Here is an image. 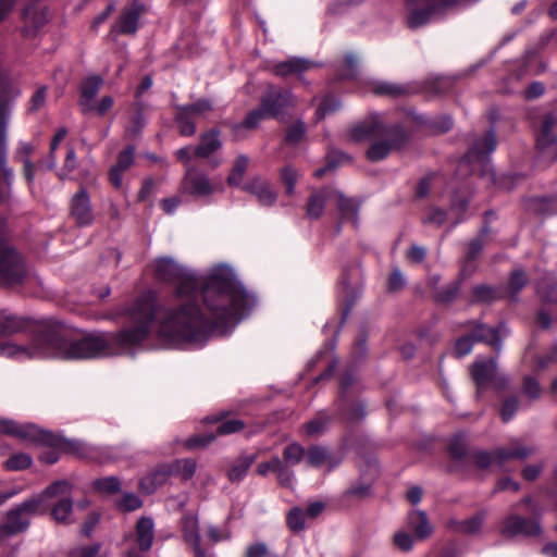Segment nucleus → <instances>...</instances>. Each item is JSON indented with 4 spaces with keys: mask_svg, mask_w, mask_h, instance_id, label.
<instances>
[{
    "mask_svg": "<svg viewBox=\"0 0 557 557\" xmlns=\"http://www.w3.org/2000/svg\"><path fill=\"white\" fill-rule=\"evenodd\" d=\"M507 335L505 325L500 324L497 329L487 327L484 324H475L471 334L461 336L456 342V354L459 357L468 355L472 350L475 342H484L495 349H500V341Z\"/></svg>",
    "mask_w": 557,
    "mask_h": 557,
    "instance_id": "obj_9",
    "label": "nucleus"
},
{
    "mask_svg": "<svg viewBox=\"0 0 557 557\" xmlns=\"http://www.w3.org/2000/svg\"><path fill=\"white\" fill-rule=\"evenodd\" d=\"M214 440V435H201V436H195L187 441V447L188 448H195V447H202L207 446Z\"/></svg>",
    "mask_w": 557,
    "mask_h": 557,
    "instance_id": "obj_63",
    "label": "nucleus"
},
{
    "mask_svg": "<svg viewBox=\"0 0 557 557\" xmlns=\"http://www.w3.org/2000/svg\"><path fill=\"white\" fill-rule=\"evenodd\" d=\"M69 490V481H55L47 486L41 494L26 499L21 505L9 511L5 522L0 525V541L7 536L26 530L29 524V518L33 515L46 512V502L50 499V497L57 496L58 494H66Z\"/></svg>",
    "mask_w": 557,
    "mask_h": 557,
    "instance_id": "obj_3",
    "label": "nucleus"
},
{
    "mask_svg": "<svg viewBox=\"0 0 557 557\" xmlns=\"http://www.w3.org/2000/svg\"><path fill=\"white\" fill-rule=\"evenodd\" d=\"M371 90L377 96L398 97L405 92V88L384 81L372 83Z\"/></svg>",
    "mask_w": 557,
    "mask_h": 557,
    "instance_id": "obj_30",
    "label": "nucleus"
},
{
    "mask_svg": "<svg viewBox=\"0 0 557 557\" xmlns=\"http://www.w3.org/2000/svg\"><path fill=\"white\" fill-rule=\"evenodd\" d=\"M222 189L221 182H211L202 172L195 169H188L182 182V190L197 197H207Z\"/></svg>",
    "mask_w": 557,
    "mask_h": 557,
    "instance_id": "obj_11",
    "label": "nucleus"
},
{
    "mask_svg": "<svg viewBox=\"0 0 557 557\" xmlns=\"http://www.w3.org/2000/svg\"><path fill=\"white\" fill-rule=\"evenodd\" d=\"M537 293L544 302L557 305V283L549 289L541 284L537 286Z\"/></svg>",
    "mask_w": 557,
    "mask_h": 557,
    "instance_id": "obj_53",
    "label": "nucleus"
},
{
    "mask_svg": "<svg viewBox=\"0 0 557 557\" xmlns=\"http://www.w3.org/2000/svg\"><path fill=\"white\" fill-rule=\"evenodd\" d=\"M11 91L7 83L0 81V203L10 191L12 171L5 162V127L10 116Z\"/></svg>",
    "mask_w": 557,
    "mask_h": 557,
    "instance_id": "obj_7",
    "label": "nucleus"
},
{
    "mask_svg": "<svg viewBox=\"0 0 557 557\" xmlns=\"http://www.w3.org/2000/svg\"><path fill=\"white\" fill-rule=\"evenodd\" d=\"M269 549L264 543H256L247 547L244 557H265Z\"/></svg>",
    "mask_w": 557,
    "mask_h": 557,
    "instance_id": "obj_57",
    "label": "nucleus"
},
{
    "mask_svg": "<svg viewBox=\"0 0 557 557\" xmlns=\"http://www.w3.org/2000/svg\"><path fill=\"white\" fill-rule=\"evenodd\" d=\"M173 469V472H176L181 475L183 480H189L196 471L197 463L194 459H182L175 461V463L170 465Z\"/></svg>",
    "mask_w": 557,
    "mask_h": 557,
    "instance_id": "obj_36",
    "label": "nucleus"
},
{
    "mask_svg": "<svg viewBox=\"0 0 557 557\" xmlns=\"http://www.w3.org/2000/svg\"><path fill=\"white\" fill-rule=\"evenodd\" d=\"M484 520L485 513L479 512L467 520L455 521L451 523V525L454 530L458 533L476 535L482 531Z\"/></svg>",
    "mask_w": 557,
    "mask_h": 557,
    "instance_id": "obj_25",
    "label": "nucleus"
},
{
    "mask_svg": "<svg viewBox=\"0 0 557 557\" xmlns=\"http://www.w3.org/2000/svg\"><path fill=\"white\" fill-rule=\"evenodd\" d=\"M337 461H333L331 455L325 448L319 446H312L307 453V465L313 468H320L322 466H329L331 470Z\"/></svg>",
    "mask_w": 557,
    "mask_h": 557,
    "instance_id": "obj_27",
    "label": "nucleus"
},
{
    "mask_svg": "<svg viewBox=\"0 0 557 557\" xmlns=\"http://www.w3.org/2000/svg\"><path fill=\"white\" fill-rule=\"evenodd\" d=\"M23 173L24 177L28 184V187L32 189L35 181V165L29 160V158L23 159Z\"/></svg>",
    "mask_w": 557,
    "mask_h": 557,
    "instance_id": "obj_60",
    "label": "nucleus"
},
{
    "mask_svg": "<svg viewBox=\"0 0 557 557\" xmlns=\"http://www.w3.org/2000/svg\"><path fill=\"white\" fill-rule=\"evenodd\" d=\"M71 215L75 219L78 225H89L94 220L92 210L90 207V200L85 191L81 189L77 191L71 201Z\"/></svg>",
    "mask_w": 557,
    "mask_h": 557,
    "instance_id": "obj_14",
    "label": "nucleus"
},
{
    "mask_svg": "<svg viewBox=\"0 0 557 557\" xmlns=\"http://www.w3.org/2000/svg\"><path fill=\"white\" fill-rule=\"evenodd\" d=\"M255 460L256 456L250 455L243 457L238 461H236L228 472L230 480L233 482L243 480V478L246 475L248 469L255 462Z\"/></svg>",
    "mask_w": 557,
    "mask_h": 557,
    "instance_id": "obj_31",
    "label": "nucleus"
},
{
    "mask_svg": "<svg viewBox=\"0 0 557 557\" xmlns=\"http://www.w3.org/2000/svg\"><path fill=\"white\" fill-rule=\"evenodd\" d=\"M298 177V172L290 165H287L282 171V180L286 186V191L292 195L294 193L295 184Z\"/></svg>",
    "mask_w": 557,
    "mask_h": 557,
    "instance_id": "obj_48",
    "label": "nucleus"
},
{
    "mask_svg": "<svg viewBox=\"0 0 557 557\" xmlns=\"http://www.w3.org/2000/svg\"><path fill=\"white\" fill-rule=\"evenodd\" d=\"M356 140L371 138L367 157L373 162L385 159L393 150L399 149L408 140V134L401 125H385L379 117L363 123L352 131Z\"/></svg>",
    "mask_w": 557,
    "mask_h": 557,
    "instance_id": "obj_2",
    "label": "nucleus"
},
{
    "mask_svg": "<svg viewBox=\"0 0 557 557\" xmlns=\"http://www.w3.org/2000/svg\"><path fill=\"white\" fill-rule=\"evenodd\" d=\"M181 530L185 543L191 547L195 557H212V554L201 544L197 516L185 515L182 518Z\"/></svg>",
    "mask_w": 557,
    "mask_h": 557,
    "instance_id": "obj_12",
    "label": "nucleus"
},
{
    "mask_svg": "<svg viewBox=\"0 0 557 557\" xmlns=\"http://www.w3.org/2000/svg\"><path fill=\"white\" fill-rule=\"evenodd\" d=\"M304 455V447L296 443L289 444L283 451L285 461L292 466L299 463Z\"/></svg>",
    "mask_w": 557,
    "mask_h": 557,
    "instance_id": "obj_41",
    "label": "nucleus"
},
{
    "mask_svg": "<svg viewBox=\"0 0 557 557\" xmlns=\"http://www.w3.org/2000/svg\"><path fill=\"white\" fill-rule=\"evenodd\" d=\"M172 473L173 469L170 465H161L154 468L140 480V490L146 494L154 493L168 482Z\"/></svg>",
    "mask_w": 557,
    "mask_h": 557,
    "instance_id": "obj_17",
    "label": "nucleus"
},
{
    "mask_svg": "<svg viewBox=\"0 0 557 557\" xmlns=\"http://www.w3.org/2000/svg\"><path fill=\"white\" fill-rule=\"evenodd\" d=\"M334 203L339 213L341 219L345 222L357 224V215L359 205L354 199L345 198L344 195L333 188H323L314 191L307 203V213L310 218H319L322 215L326 205Z\"/></svg>",
    "mask_w": 557,
    "mask_h": 557,
    "instance_id": "obj_5",
    "label": "nucleus"
},
{
    "mask_svg": "<svg viewBox=\"0 0 557 557\" xmlns=\"http://www.w3.org/2000/svg\"><path fill=\"white\" fill-rule=\"evenodd\" d=\"M418 541L414 535L406 530H398L393 535V543L397 549L404 553H409L414 547V542Z\"/></svg>",
    "mask_w": 557,
    "mask_h": 557,
    "instance_id": "obj_34",
    "label": "nucleus"
},
{
    "mask_svg": "<svg viewBox=\"0 0 557 557\" xmlns=\"http://www.w3.org/2000/svg\"><path fill=\"white\" fill-rule=\"evenodd\" d=\"M540 532L541 528L536 521H529L517 515L507 517L500 524V534L505 537L517 535L533 536Z\"/></svg>",
    "mask_w": 557,
    "mask_h": 557,
    "instance_id": "obj_13",
    "label": "nucleus"
},
{
    "mask_svg": "<svg viewBox=\"0 0 557 557\" xmlns=\"http://www.w3.org/2000/svg\"><path fill=\"white\" fill-rule=\"evenodd\" d=\"M405 285V280L399 270H394L388 278V289L392 292H397Z\"/></svg>",
    "mask_w": 557,
    "mask_h": 557,
    "instance_id": "obj_59",
    "label": "nucleus"
},
{
    "mask_svg": "<svg viewBox=\"0 0 557 557\" xmlns=\"http://www.w3.org/2000/svg\"><path fill=\"white\" fill-rule=\"evenodd\" d=\"M323 510L324 504L322 502L310 503L306 509H304L309 521L315 519Z\"/></svg>",
    "mask_w": 557,
    "mask_h": 557,
    "instance_id": "obj_62",
    "label": "nucleus"
},
{
    "mask_svg": "<svg viewBox=\"0 0 557 557\" xmlns=\"http://www.w3.org/2000/svg\"><path fill=\"white\" fill-rule=\"evenodd\" d=\"M153 521L151 518L143 517L136 525V543L139 550L148 552L153 543Z\"/></svg>",
    "mask_w": 557,
    "mask_h": 557,
    "instance_id": "obj_22",
    "label": "nucleus"
},
{
    "mask_svg": "<svg viewBox=\"0 0 557 557\" xmlns=\"http://www.w3.org/2000/svg\"><path fill=\"white\" fill-rule=\"evenodd\" d=\"M527 282L528 280L525 273L522 270L513 271L508 282V290L510 295L513 296L519 293L527 284Z\"/></svg>",
    "mask_w": 557,
    "mask_h": 557,
    "instance_id": "obj_44",
    "label": "nucleus"
},
{
    "mask_svg": "<svg viewBox=\"0 0 557 557\" xmlns=\"http://www.w3.org/2000/svg\"><path fill=\"white\" fill-rule=\"evenodd\" d=\"M371 486L370 484H357L351 486L347 494L351 496H356L358 498H364L370 495Z\"/></svg>",
    "mask_w": 557,
    "mask_h": 557,
    "instance_id": "obj_64",
    "label": "nucleus"
},
{
    "mask_svg": "<svg viewBox=\"0 0 557 557\" xmlns=\"http://www.w3.org/2000/svg\"><path fill=\"white\" fill-rule=\"evenodd\" d=\"M330 423L326 413H319L313 420L309 421L304 428L308 436H318L322 434Z\"/></svg>",
    "mask_w": 557,
    "mask_h": 557,
    "instance_id": "obj_35",
    "label": "nucleus"
},
{
    "mask_svg": "<svg viewBox=\"0 0 557 557\" xmlns=\"http://www.w3.org/2000/svg\"><path fill=\"white\" fill-rule=\"evenodd\" d=\"M311 67H313V63L308 60L289 58L285 61L273 64L271 71L273 74L284 77L287 75H300L301 73L309 71Z\"/></svg>",
    "mask_w": 557,
    "mask_h": 557,
    "instance_id": "obj_20",
    "label": "nucleus"
},
{
    "mask_svg": "<svg viewBox=\"0 0 557 557\" xmlns=\"http://www.w3.org/2000/svg\"><path fill=\"white\" fill-rule=\"evenodd\" d=\"M20 330V323L15 317L0 311V334L10 335Z\"/></svg>",
    "mask_w": 557,
    "mask_h": 557,
    "instance_id": "obj_39",
    "label": "nucleus"
},
{
    "mask_svg": "<svg viewBox=\"0 0 557 557\" xmlns=\"http://www.w3.org/2000/svg\"><path fill=\"white\" fill-rule=\"evenodd\" d=\"M72 485L66 494H58L52 498H57V503L51 508V516L58 523L71 524L75 521L73 518V500L70 497Z\"/></svg>",
    "mask_w": 557,
    "mask_h": 557,
    "instance_id": "obj_19",
    "label": "nucleus"
},
{
    "mask_svg": "<svg viewBox=\"0 0 557 557\" xmlns=\"http://www.w3.org/2000/svg\"><path fill=\"white\" fill-rule=\"evenodd\" d=\"M472 375L478 388H483L493 382L497 375V366L494 359L476 361L472 367Z\"/></svg>",
    "mask_w": 557,
    "mask_h": 557,
    "instance_id": "obj_21",
    "label": "nucleus"
},
{
    "mask_svg": "<svg viewBox=\"0 0 557 557\" xmlns=\"http://www.w3.org/2000/svg\"><path fill=\"white\" fill-rule=\"evenodd\" d=\"M537 144L543 148L552 144H557V116L547 115L543 120Z\"/></svg>",
    "mask_w": 557,
    "mask_h": 557,
    "instance_id": "obj_26",
    "label": "nucleus"
},
{
    "mask_svg": "<svg viewBox=\"0 0 557 557\" xmlns=\"http://www.w3.org/2000/svg\"><path fill=\"white\" fill-rule=\"evenodd\" d=\"M133 161H134V148L128 147L120 153L117 162L114 166L119 168L120 170L125 172L126 170L129 169Z\"/></svg>",
    "mask_w": 557,
    "mask_h": 557,
    "instance_id": "obj_52",
    "label": "nucleus"
},
{
    "mask_svg": "<svg viewBox=\"0 0 557 557\" xmlns=\"http://www.w3.org/2000/svg\"><path fill=\"white\" fill-rule=\"evenodd\" d=\"M518 409V398L516 396H511L507 398L502 407L500 416L504 422H508Z\"/></svg>",
    "mask_w": 557,
    "mask_h": 557,
    "instance_id": "obj_49",
    "label": "nucleus"
},
{
    "mask_svg": "<svg viewBox=\"0 0 557 557\" xmlns=\"http://www.w3.org/2000/svg\"><path fill=\"white\" fill-rule=\"evenodd\" d=\"M244 189L255 195L263 206H270L276 199L269 184L260 178L252 180L244 186Z\"/></svg>",
    "mask_w": 557,
    "mask_h": 557,
    "instance_id": "obj_23",
    "label": "nucleus"
},
{
    "mask_svg": "<svg viewBox=\"0 0 557 557\" xmlns=\"http://www.w3.org/2000/svg\"><path fill=\"white\" fill-rule=\"evenodd\" d=\"M467 443L462 435H456L449 443V453L453 458L460 459L466 455Z\"/></svg>",
    "mask_w": 557,
    "mask_h": 557,
    "instance_id": "obj_45",
    "label": "nucleus"
},
{
    "mask_svg": "<svg viewBox=\"0 0 557 557\" xmlns=\"http://www.w3.org/2000/svg\"><path fill=\"white\" fill-rule=\"evenodd\" d=\"M219 134L210 132L201 137L199 146L196 148L195 153L197 157L207 158L221 147Z\"/></svg>",
    "mask_w": 557,
    "mask_h": 557,
    "instance_id": "obj_28",
    "label": "nucleus"
},
{
    "mask_svg": "<svg viewBox=\"0 0 557 557\" xmlns=\"http://www.w3.org/2000/svg\"><path fill=\"white\" fill-rule=\"evenodd\" d=\"M76 166V153L74 148L69 147L66 152V158L64 162V166L59 173L61 178H64L70 172H72Z\"/></svg>",
    "mask_w": 557,
    "mask_h": 557,
    "instance_id": "obj_54",
    "label": "nucleus"
},
{
    "mask_svg": "<svg viewBox=\"0 0 557 557\" xmlns=\"http://www.w3.org/2000/svg\"><path fill=\"white\" fill-rule=\"evenodd\" d=\"M523 392L528 397L535 399L540 397L541 388L534 379L527 376L523 382Z\"/></svg>",
    "mask_w": 557,
    "mask_h": 557,
    "instance_id": "obj_56",
    "label": "nucleus"
},
{
    "mask_svg": "<svg viewBox=\"0 0 557 557\" xmlns=\"http://www.w3.org/2000/svg\"><path fill=\"white\" fill-rule=\"evenodd\" d=\"M100 546L98 544L75 548L71 552L70 557H103L99 555Z\"/></svg>",
    "mask_w": 557,
    "mask_h": 557,
    "instance_id": "obj_55",
    "label": "nucleus"
},
{
    "mask_svg": "<svg viewBox=\"0 0 557 557\" xmlns=\"http://www.w3.org/2000/svg\"><path fill=\"white\" fill-rule=\"evenodd\" d=\"M143 506L141 499L135 494H124L119 503V507L124 511H134Z\"/></svg>",
    "mask_w": 557,
    "mask_h": 557,
    "instance_id": "obj_46",
    "label": "nucleus"
},
{
    "mask_svg": "<svg viewBox=\"0 0 557 557\" xmlns=\"http://www.w3.org/2000/svg\"><path fill=\"white\" fill-rule=\"evenodd\" d=\"M308 518L300 507L292 508L286 516V523L293 532H300L307 528Z\"/></svg>",
    "mask_w": 557,
    "mask_h": 557,
    "instance_id": "obj_29",
    "label": "nucleus"
},
{
    "mask_svg": "<svg viewBox=\"0 0 557 557\" xmlns=\"http://www.w3.org/2000/svg\"><path fill=\"white\" fill-rule=\"evenodd\" d=\"M143 12V5L134 2L124 10L120 20L112 27V30L119 34H134L137 30L138 20Z\"/></svg>",
    "mask_w": 557,
    "mask_h": 557,
    "instance_id": "obj_18",
    "label": "nucleus"
},
{
    "mask_svg": "<svg viewBox=\"0 0 557 557\" xmlns=\"http://www.w3.org/2000/svg\"><path fill=\"white\" fill-rule=\"evenodd\" d=\"M24 18L27 24H32L35 29H38L47 21L46 9L41 5L28 7L24 12Z\"/></svg>",
    "mask_w": 557,
    "mask_h": 557,
    "instance_id": "obj_33",
    "label": "nucleus"
},
{
    "mask_svg": "<svg viewBox=\"0 0 557 557\" xmlns=\"http://www.w3.org/2000/svg\"><path fill=\"white\" fill-rule=\"evenodd\" d=\"M193 116L189 114L188 110H184L183 108H180L176 120L178 123L180 133L183 136H190L195 133L196 128L193 123Z\"/></svg>",
    "mask_w": 557,
    "mask_h": 557,
    "instance_id": "obj_37",
    "label": "nucleus"
},
{
    "mask_svg": "<svg viewBox=\"0 0 557 557\" xmlns=\"http://www.w3.org/2000/svg\"><path fill=\"white\" fill-rule=\"evenodd\" d=\"M92 486L99 492L112 494L120 491L121 483L115 476H107L95 480Z\"/></svg>",
    "mask_w": 557,
    "mask_h": 557,
    "instance_id": "obj_38",
    "label": "nucleus"
},
{
    "mask_svg": "<svg viewBox=\"0 0 557 557\" xmlns=\"http://www.w3.org/2000/svg\"><path fill=\"white\" fill-rule=\"evenodd\" d=\"M66 134H67V129L65 127H61V128L58 129V132L54 134V136L52 138V141H51V145H50L49 154H48V159H47V168L50 169V170L54 169V166H55V156H54V152H55L58 146L60 145V143L66 136Z\"/></svg>",
    "mask_w": 557,
    "mask_h": 557,
    "instance_id": "obj_42",
    "label": "nucleus"
},
{
    "mask_svg": "<svg viewBox=\"0 0 557 557\" xmlns=\"http://www.w3.org/2000/svg\"><path fill=\"white\" fill-rule=\"evenodd\" d=\"M206 536L211 544H216L222 541L231 539V531L227 527L218 528L215 525H208L206 529Z\"/></svg>",
    "mask_w": 557,
    "mask_h": 557,
    "instance_id": "obj_40",
    "label": "nucleus"
},
{
    "mask_svg": "<svg viewBox=\"0 0 557 557\" xmlns=\"http://www.w3.org/2000/svg\"><path fill=\"white\" fill-rule=\"evenodd\" d=\"M244 426V423L240 420L232 419L224 421L219 424L216 432L220 435H227L235 432H238Z\"/></svg>",
    "mask_w": 557,
    "mask_h": 557,
    "instance_id": "obj_51",
    "label": "nucleus"
},
{
    "mask_svg": "<svg viewBox=\"0 0 557 557\" xmlns=\"http://www.w3.org/2000/svg\"><path fill=\"white\" fill-rule=\"evenodd\" d=\"M151 268L158 280L176 285V305L156 306L151 298L141 297L131 311L135 325L116 333L77 334L63 323L45 321L33 329L27 342L1 339L0 357L18 361L104 358L144 343L153 331L166 347L200 346L211 333H227L255 304L225 264L213 267L206 276L170 257L157 258Z\"/></svg>",
    "mask_w": 557,
    "mask_h": 557,
    "instance_id": "obj_1",
    "label": "nucleus"
},
{
    "mask_svg": "<svg viewBox=\"0 0 557 557\" xmlns=\"http://www.w3.org/2000/svg\"><path fill=\"white\" fill-rule=\"evenodd\" d=\"M182 108L184 110H188L189 114L193 117H196V116H203V115H206L209 111H211L212 106L207 100H199V101H197L194 104L182 107Z\"/></svg>",
    "mask_w": 557,
    "mask_h": 557,
    "instance_id": "obj_50",
    "label": "nucleus"
},
{
    "mask_svg": "<svg viewBox=\"0 0 557 557\" xmlns=\"http://www.w3.org/2000/svg\"><path fill=\"white\" fill-rule=\"evenodd\" d=\"M0 432L16 436L27 443L42 445L55 444V438L51 433L40 430L33 424H17L12 420H1Z\"/></svg>",
    "mask_w": 557,
    "mask_h": 557,
    "instance_id": "obj_10",
    "label": "nucleus"
},
{
    "mask_svg": "<svg viewBox=\"0 0 557 557\" xmlns=\"http://www.w3.org/2000/svg\"><path fill=\"white\" fill-rule=\"evenodd\" d=\"M277 480L281 485L289 486L293 481V472L281 462V467L276 469Z\"/></svg>",
    "mask_w": 557,
    "mask_h": 557,
    "instance_id": "obj_61",
    "label": "nucleus"
},
{
    "mask_svg": "<svg viewBox=\"0 0 557 557\" xmlns=\"http://www.w3.org/2000/svg\"><path fill=\"white\" fill-rule=\"evenodd\" d=\"M32 458L27 454H15L5 461V467L9 470L17 471L28 468Z\"/></svg>",
    "mask_w": 557,
    "mask_h": 557,
    "instance_id": "obj_43",
    "label": "nucleus"
},
{
    "mask_svg": "<svg viewBox=\"0 0 557 557\" xmlns=\"http://www.w3.org/2000/svg\"><path fill=\"white\" fill-rule=\"evenodd\" d=\"M249 159L246 156H238L234 162L233 169L227 177L231 186H238L248 168Z\"/></svg>",
    "mask_w": 557,
    "mask_h": 557,
    "instance_id": "obj_32",
    "label": "nucleus"
},
{
    "mask_svg": "<svg viewBox=\"0 0 557 557\" xmlns=\"http://www.w3.org/2000/svg\"><path fill=\"white\" fill-rule=\"evenodd\" d=\"M408 530L413 532L418 541H424L433 533V525L431 524L425 511L420 509L411 510L406 520Z\"/></svg>",
    "mask_w": 557,
    "mask_h": 557,
    "instance_id": "obj_15",
    "label": "nucleus"
},
{
    "mask_svg": "<svg viewBox=\"0 0 557 557\" xmlns=\"http://www.w3.org/2000/svg\"><path fill=\"white\" fill-rule=\"evenodd\" d=\"M295 103V97L289 90L269 85L260 97L259 108L250 111L237 127L252 129L262 120L277 117L289 108H293Z\"/></svg>",
    "mask_w": 557,
    "mask_h": 557,
    "instance_id": "obj_4",
    "label": "nucleus"
},
{
    "mask_svg": "<svg viewBox=\"0 0 557 557\" xmlns=\"http://www.w3.org/2000/svg\"><path fill=\"white\" fill-rule=\"evenodd\" d=\"M4 221L0 218V283L14 286L24 283L29 271L21 255L3 242Z\"/></svg>",
    "mask_w": 557,
    "mask_h": 557,
    "instance_id": "obj_6",
    "label": "nucleus"
},
{
    "mask_svg": "<svg viewBox=\"0 0 557 557\" xmlns=\"http://www.w3.org/2000/svg\"><path fill=\"white\" fill-rule=\"evenodd\" d=\"M102 84L103 79L100 76H90L83 82L81 104L84 112H87L94 108L91 101L98 94Z\"/></svg>",
    "mask_w": 557,
    "mask_h": 557,
    "instance_id": "obj_24",
    "label": "nucleus"
},
{
    "mask_svg": "<svg viewBox=\"0 0 557 557\" xmlns=\"http://www.w3.org/2000/svg\"><path fill=\"white\" fill-rule=\"evenodd\" d=\"M497 141L493 132H488L483 138L473 143L468 153L465 157V161L469 163H484L487 156L492 153L496 148Z\"/></svg>",
    "mask_w": 557,
    "mask_h": 557,
    "instance_id": "obj_16",
    "label": "nucleus"
},
{
    "mask_svg": "<svg viewBox=\"0 0 557 557\" xmlns=\"http://www.w3.org/2000/svg\"><path fill=\"white\" fill-rule=\"evenodd\" d=\"M280 467H281V459L277 458V457H274V458H272L271 460H269L267 462L259 463L258 467H257V472L260 475H265L270 471H275L276 472V469L280 468Z\"/></svg>",
    "mask_w": 557,
    "mask_h": 557,
    "instance_id": "obj_58",
    "label": "nucleus"
},
{
    "mask_svg": "<svg viewBox=\"0 0 557 557\" xmlns=\"http://www.w3.org/2000/svg\"><path fill=\"white\" fill-rule=\"evenodd\" d=\"M305 136V125L301 122H297L292 125L286 133L285 140L288 144L296 145Z\"/></svg>",
    "mask_w": 557,
    "mask_h": 557,
    "instance_id": "obj_47",
    "label": "nucleus"
},
{
    "mask_svg": "<svg viewBox=\"0 0 557 557\" xmlns=\"http://www.w3.org/2000/svg\"><path fill=\"white\" fill-rule=\"evenodd\" d=\"M536 451V447L528 445L522 441L515 440L509 447H503L495 453L479 451L474 456L475 463L482 468L503 467L507 461L513 459H525Z\"/></svg>",
    "mask_w": 557,
    "mask_h": 557,
    "instance_id": "obj_8",
    "label": "nucleus"
}]
</instances>
